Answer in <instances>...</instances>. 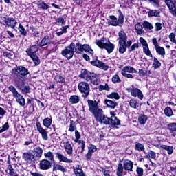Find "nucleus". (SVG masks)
<instances>
[{
	"label": "nucleus",
	"mask_w": 176,
	"mask_h": 176,
	"mask_svg": "<svg viewBox=\"0 0 176 176\" xmlns=\"http://www.w3.org/2000/svg\"><path fill=\"white\" fill-rule=\"evenodd\" d=\"M118 43H127V34L124 31L120 30L118 32Z\"/></svg>",
	"instance_id": "21"
},
{
	"label": "nucleus",
	"mask_w": 176,
	"mask_h": 176,
	"mask_svg": "<svg viewBox=\"0 0 176 176\" xmlns=\"http://www.w3.org/2000/svg\"><path fill=\"white\" fill-rule=\"evenodd\" d=\"M44 156L46 157V159H48V160H51V162H53V160H54V155H53V153L50 151L45 153Z\"/></svg>",
	"instance_id": "44"
},
{
	"label": "nucleus",
	"mask_w": 176,
	"mask_h": 176,
	"mask_svg": "<svg viewBox=\"0 0 176 176\" xmlns=\"http://www.w3.org/2000/svg\"><path fill=\"white\" fill-rule=\"evenodd\" d=\"M36 126L38 133L41 134V137L43 140H44V141H47V140H49V135H47V131H46V130H45V129L42 127V126L41 125V122H37L36 123Z\"/></svg>",
	"instance_id": "12"
},
{
	"label": "nucleus",
	"mask_w": 176,
	"mask_h": 176,
	"mask_svg": "<svg viewBox=\"0 0 176 176\" xmlns=\"http://www.w3.org/2000/svg\"><path fill=\"white\" fill-rule=\"evenodd\" d=\"M148 157H151V159H153V160H156V153L152 150H150L148 152Z\"/></svg>",
	"instance_id": "55"
},
{
	"label": "nucleus",
	"mask_w": 176,
	"mask_h": 176,
	"mask_svg": "<svg viewBox=\"0 0 176 176\" xmlns=\"http://www.w3.org/2000/svg\"><path fill=\"white\" fill-rule=\"evenodd\" d=\"M15 85L16 87H19V89L21 87V85H23V80H21V78H20V77L15 78Z\"/></svg>",
	"instance_id": "53"
},
{
	"label": "nucleus",
	"mask_w": 176,
	"mask_h": 176,
	"mask_svg": "<svg viewBox=\"0 0 176 176\" xmlns=\"http://www.w3.org/2000/svg\"><path fill=\"white\" fill-rule=\"evenodd\" d=\"M96 120L103 124H111V118L104 116L102 112L99 113L95 117Z\"/></svg>",
	"instance_id": "11"
},
{
	"label": "nucleus",
	"mask_w": 176,
	"mask_h": 176,
	"mask_svg": "<svg viewBox=\"0 0 176 176\" xmlns=\"http://www.w3.org/2000/svg\"><path fill=\"white\" fill-rule=\"evenodd\" d=\"M136 172L138 176H144V169L141 167H137Z\"/></svg>",
	"instance_id": "60"
},
{
	"label": "nucleus",
	"mask_w": 176,
	"mask_h": 176,
	"mask_svg": "<svg viewBox=\"0 0 176 176\" xmlns=\"http://www.w3.org/2000/svg\"><path fill=\"white\" fill-rule=\"evenodd\" d=\"M38 50H39V47L36 45H32L26 50L27 54L33 60L35 65H39L41 64V60L36 54Z\"/></svg>",
	"instance_id": "3"
},
{
	"label": "nucleus",
	"mask_w": 176,
	"mask_h": 176,
	"mask_svg": "<svg viewBox=\"0 0 176 176\" xmlns=\"http://www.w3.org/2000/svg\"><path fill=\"white\" fill-rule=\"evenodd\" d=\"M110 115L111 116L110 119V123L114 126H119L120 124V120L118 119V117L115 116V113L111 111Z\"/></svg>",
	"instance_id": "23"
},
{
	"label": "nucleus",
	"mask_w": 176,
	"mask_h": 176,
	"mask_svg": "<svg viewBox=\"0 0 176 176\" xmlns=\"http://www.w3.org/2000/svg\"><path fill=\"white\" fill-rule=\"evenodd\" d=\"M56 157H58V160L60 162H63L64 163H73L74 161L72 160L68 159L64 155L57 153Z\"/></svg>",
	"instance_id": "25"
},
{
	"label": "nucleus",
	"mask_w": 176,
	"mask_h": 176,
	"mask_svg": "<svg viewBox=\"0 0 176 176\" xmlns=\"http://www.w3.org/2000/svg\"><path fill=\"white\" fill-rule=\"evenodd\" d=\"M77 49L75 45V43H72L69 46L65 47L63 50H62V56L65 57L67 60H71L72 57H74V54L75 52H76Z\"/></svg>",
	"instance_id": "4"
},
{
	"label": "nucleus",
	"mask_w": 176,
	"mask_h": 176,
	"mask_svg": "<svg viewBox=\"0 0 176 176\" xmlns=\"http://www.w3.org/2000/svg\"><path fill=\"white\" fill-rule=\"evenodd\" d=\"M39 168L41 170H49L52 168V162L47 160H43L40 161Z\"/></svg>",
	"instance_id": "17"
},
{
	"label": "nucleus",
	"mask_w": 176,
	"mask_h": 176,
	"mask_svg": "<svg viewBox=\"0 0 176 176\" xmlns=\"http://www.w3.org/2000/svg\"><path fill=\"white\" fill-rule=\"evenodd\" d=\"M129 106L131 108H134V109H137V108L140 107V102L135 99H131L129 101Z\"/></svg>",
	"instance_id": "35"
},
{
	"label": "nucleus",
	"mask_w": 176,
	"mask_h": 176,
	"mask_svg": "<svg viewBox=\"0 0 176 176\" xmlns=\"http://www.w3.org/2000/svg\"><path fill=\"white\" fill-rule=\"evenodd\" d=\"M54 80L59 83H64V82H65V78L61 75L55 76Z\"/></svg>",
	"instance_id": "46"
},
{
	"label": "nucleus",
	"mask_w": 176,
	"mask_h": 176,
	"mask_svg": "<svg viewBox=\"0 0 176 176\" xmlns=\"http://www.w3.org/2000/svg\"><path fill=\"white\" fill-rule=\"evenodd\" d=\"M91 64L92 65H94L95 67H98V68H100L101 69H104V71H108V69L109 68V66L104 63L102 61L96 60L95 61H91Z\"/></svg>",
	"instance_id": "16"
},
{
	"label": "nucleus",
	"mask_w": 176,
	"mask_h": 176,
	"mask_svg": "<svg viewBox=\"0 0 176 176\" xmlns=\"http://www.w3.org/2000/svg\"><path fill=\"white\" fill-rule=\"evenodd\" d=\"M8 170H9V175L10 176H19V175L16 173H14V169L13 168V167L12 166V165H9L8 166Z\"/></svg>",
	"instance_id": "45"
},
{
	"label": "nucleus",
	"mask_w": 176,
	"mask_h": 176,
	"mask_svg": "<svg viewBox=\"0 0 176 176\" xmlns=\"http://www.w3.org/2000/svg\"><path fill=\"white\" fill-rule=\"evenodd\" d=\"M62 171V173H65L67 171V169L61 165L56 164L53 167V171Z\"/></svg>",
	"instance_id": "40"
},
{
	"label": "nucleus",
	"mask_w": 176,
	"mask_h": 176,
	"mask_svg": "<svg viewBox=\"0 0 176 176\" xmlns=\"http://www.w3.org/2000/svg\"><path fill=\"white\" fill-rule=\"evenodd\" d=\"M111 20L108 21L109 25H113V27H118L119 26V23L118 22V18L116 16L111 15L110 16Z\"/></svg>",
	"instance_id": "30"
},
{
	"label": "nucleus",
	"mask_w": 176,
	"mask_h": 176,
	"mask_svg": "<svg viewBox=\"0 0 176 176\" xmlns=\"http://www.w3.org/2000/svg\"><path fill=\"white\" fill-rule=\"evenodd\" d=\"M4 21L8 27H11L12 30H14V28H16V25H17V21L15 20L14 18H7L5 19Z\"/></svg>",
	"instance_id": "19"
},
{
	"label": "nucleus",
	"mask_w": 176,
	"mask_h": 176,
	"mask_svg": "<svg viewBox=\"0 0 176 176\" xmlns=\"http://www.w3.org/2000/svg\"><path fill=\"white\" fill-rule=\"evenodd\" d=\"M155 50L160 56H166V50H164V47L158 46L155 48Z\"/></svg>",
	"instance_id": "41"
},
{
	"label": "nucleus",
	"mask_w": 176,
	"mask_h": 176,
	"mask_svg": "<svg viewBox=\"0 0 176 176\" xmlns=\"http://www.w3.org/2000/svg\"><path fill=\"white\" fill-rule=\"evenodd\" d=\"M121 72H124L125 74H127V72H129V74H137V69L131 66H124L122 69Z\"/></svg>",
	"instance_id": "29"
},
{
	"label": "nucleus",
	"mask_w": 176,
	"mask_h": 176,
	"mask_svg": "<svg viewBox=\"0 0 176 176\" xmlns=\"http://www.w3.org/2000/svg\"><path fill=\"white\" fill-rule=\"evenodd\" d=\"M18 30L19 32H21V35H23V36H25L27 35V30H25V28H24V26H23L21 23L19 24Z\"/></svg>",
	"instance_id": "48"
},
{
	"label": "nucleus",
	"mask_w": 176,
	"mask_h": 176,
	"mask_svg": "<svg viewBox=\"0 0 176 176\" xmlns=\"http://www.w3.org/2000/svg\"><path fill=\"white\" fill-rule=\"evenodd\" d=\"M148 120V117L144 114H141L138 118V122L140 124H145Z\"/></svg>",
	"instance_id": "39"
},
{
	"label": "nucleus",
	"mask_w": 176,
	"mask_h": 176,
	"mask_svg": "<svg viewBox=\"0 0 176 176\" xmlns=\"http://www.w3.org/2000/svg\"><path fill=\"white\" fill-rule=\"evenodd\" d=\"M129 93H131L133 97H138L139 100H142L144 98V94H142V91L140 90L138 88H129L128 89Z\"/></svg>",
	"instance_id": "13"
},
{
	"label": "nucleus",
	"mask_w": 176,
	"mask_h": 176,
	"mask_svg": "<svg viewBox=\"0 0 176 176\" xmlns=\"http://www.w3.org/2000/svg\"><path fill=\"white\" fill-rule=\"evenodd\" d=\"M56 25H63L65 24V20L63 17H59L56 19Z\"/></svg>",
	"instance_id": "52"
},
{
	"label": "nucleus",
	"mask_w": 176,
	"mask_h": 176,
	"mask_svg": "<svg viewBox=\"0 0 176 176\" xmlns=\"http://www.w3.org/2000/svg\"><path fill=\"white\" fill-rule=\"evenodd\" d=\"M96 151H97V147L94 145H91L88 147V153H89L93 154Z\"/></svg>",
	"instance_id": "57"
},
{
	"label": "nucleus",
	"mask_w": 176,
	"mask_h": 176,
	"mask_svg": "<svg viewBox=\"0 0 176 176\" xmlns=\"http://www.w3.org/2000/svg\"><path fill=\"white\" fill-rule=\"evenodd\" d=\"M89 111L93 113L94 118L99 113L102 112V109L98 108V102L97 101L88 100Z\"/></svg>",
	"instance_id": "7"
},
{
	"label": "nucleus",
	"mask_w": 176,
	"mask_h": 176,
	"mask_svg": "<svg viewBox=\"0 0 176 176\" xmlns=\"http://www.w3.org/2000/svg\"><path fill=\"white\" fill-rule=\"evenodd\" d=\"M148 16V17H159L160 16V12L157 10H149Z\"/></svg>",
	"instance_id": "33"
},
{
	"label": "nucleus",
	"mask_w": 176,
	"mask_h": 176,
	"mask_svg": "<svg viewBox=\"0 0 176 176\" xmlns=\"http://www.w3.org/2000/svg\"><path fill=\"white\" fill-rule=\"evenodd\" d=\"M169 39H170V42H172L173 43H175V45H176L175 34V33L170 34Z\"/></svg>",
	"instance_id": "61"
},
{
	"label": "nucleus",
	"mask_w": 176,
	"mask_h": 176,
	"mask_svg": "<svg viewBox=\"0 0 176 176\" xmlns=\"http://www.w3.org/2000/svg\"><path fill=\"white\" fill-rule=\"evenodd\" d=\"M52 41H53L52 36H45L44 38H42V40L38 44V46H40V47H43V46L50 45L52 43Z\"/></svg>",
	"instance_id": "20"
},
{
	"label": "nucleus",
	"mask_w": 176,
	"mask_h": 176,
	"mask_svg": "<svg viewBox=\"0 0 176 176\" xmlns=\"http://www.w3.org/2000/svg\"><path fill=\"white\" fill-rule=\"evenodd\" d=\"M62 145L66 152L67 155L69 156H72L74 153V148L72 147V144L69 141L62 142Z\"/></svg>",
	"instance_id": "14"
},
{
	"label": "nucleus",
	"mask_w": 176,
	"mask_h": 176,
	"mask_svg": "<svg viewBox=\"0 0 176 176\" xmlns=\"http://www.w3.org/2000/svg\"><path fill=\"white\" fill-rule=\"evenodd\" d=\"M142 25L145 31L152 32V30H153V25H152V23H149L148 21H144Z\"/></svg>",
	"instance_id": "28"
},
{
	"label": "nucleus",
	"mask_w": 176,
	"mask_h": 176,
	"mask_svg": "<svg viewBox=\"0 0 176 176\" xmlns=\"http://www.w3.org/2000/svg\"><path fill=\"white\" fill-rule=\"evenodd\" d=\"M104 104H105L108 108H111V109H115V108L118 107V103L116 102H113L109 99H105Z\"/></svg>",
	"instance_id": "27"
},
{
	"label": "nucleus",
	"mask_w": 176,
	"mask_h": 176,
	"mask_svg": "<svg viewBox=\"0 0 176 176\" xmlns=\"http://www.w3.org/2000/svg\"><path fill=\"white\" fill-rule=\"evenodd\" d=\"M139 41H140V42L142 44L143 47H145L146 46H148V42H146V40H145L143 37H140L139 38Z\"/></svg>",
	"instance_id": "63"
},
{
	"label": "nucleus",
	"mask_w": 176,
	"mask_h": 176,
	"mask_svg": "<svg viewBox=\"0 0 176 176\" xmlns=\"http://www.w3.org/2000/svg\"><path fill=\"white\" fill-rule=\"evenodd\" d=\"M69 101L70 104H78L80 101V98L77 95H72L70 96Z\"/></svg>",
	"instance_id": "31"
},
{
	"label": "nucleus",
	"mask_w": 176,
	"mask_h": 176,
	"mask_svg": "<svg viewBox=\"0 0 176 176\" xmlns=\"http://www.w3.org/2000/svg\"><path fill=\"white\" fill-rule=\"evenodd\" d=\"M119 12V18L117 19L118 23V27H122L123 25V23H124V16L120 10H118Z\"/></svg>",
	"instance_id": "32"
},
{
	"label": "nucleus",
	"mask_w": 176,
	"mask_h": 176,
	"mask_svg": "<svg viewBox=\"0 0 176 176\" xmlns=\"http://www.w3.org/2000/svg\"><path fill=\"white\" fill-rule=\"evenodd\" d=\"M12 72L18 78H25L27 75L30 74V71L24 66H16L12 69Z\"/></svg>",
	"instance_id": "8"
},
{
	"label": "nucleus",
	"mask_w": 176,
	"mask_h": 176,
	"mask_svg": "<svg viewBox=\"0 0 176 176\" xmlns=\"http://www.w3.org/2000/svg\"><path fill=\"white\" fill-rule=\"evenodd\" d=\"M38 6L41 8V9H43V10H47V9H49V6L45 2L40 3Z\"/></svg>",
	"instance_id": "54"
},
{
	"label": "nucleus",
	"mask_w": 176,
	"mask_h": 176,
	"mask_svg": "<svg viewBox=\"0 0 176 176\" xmlns=\"http://www.w3.org/2000/svg\"><path fill=\"white\" fill-rule=\"evenodd\" d=\"M125 171H133V162L127 160L124 162L123 164L122 163H119L118 168H117V172L116 175L117 176H124L123 175V173Z\"/></svg>",
	"instance_id": "1"
},
{
	"label": "nucleus",
	"mask_w": 176,
	"mask_h": 176,
	"mask_svg": "<svg viewBox=\"0 0 176 176\" xmlns=\"http://www.w3.org/2000/svg\"><path fill=\"white\" fill-rule=\"evenodd\" d=\"M159 149H164V151H167L168 155H171L173 152V146H167V145H162V146H157Z\"/></svg>",
	"instance_id": "34"
},
{
	"label": "nucleus",
	"mask_w": 176,
	"mask_h": 176,
	"mask_svg": "<svg viewBox=\"0 0 176 176\" xmlns=\"http://www.w3.org/2000/svg\"><path fill=\"white\" fill-rule=\"evenodd\" d=\"M109 85L108 84H105L104 85H100L98 87L99 91H102L103 90H106L107 91H109L110 90Z\"/></svg>",
	"instance_id": "47"
},
{
	"label": "nucleus",
	"mask_w": 176,
	"mask_h": 176,
	"mask_svg": "<svg viewBox=\"0 0 176 176\" xmlns=\"http://www.w3.org/2000/svg\"><path fill=\"white\" fill-rule=\"evenodd\" d=\"M135 30L137 35H142V34H145V31H144V25L141 24V23H138L135 25Z\"/></svg>",
	"instance_id": "26"
},
{
	"label": "nucleus",
	"mask_w": 176,
	"mask_h": 176,
	"mask_svg": "<svg viewBox=\"0 0 176 176\" xmlns=\"http://www.w3.org/2000/svg\"><path fill=\"white\" fill-rule=\"evenodd\" d=\"M32 152L34 153V156H35V157L41 158L42 157V155H43V150L39 146L34 147Z\"/></svg>",
	"instance_id": "22"
},
{
	"label": "nucleus",
	"mask_w": 176,
	"mask_h": 176,
	"mask_svg": "<svg viewBox=\"0 0 176 176\" xmlns=\"http://www.w3.org/2000/svg\"><path fill=\"white\" fill-rule=\"evenodd\" d=\"M111 80L113 83H120L122 82V80H120V77H119V75L115 74L113 76Z\"/></svg>",
	"instance_id": "51"
},
{
	"label": "nucleus",
	"mask_w": 176,
	"mask_h": 176,
	"mask_svg": "<svg viewBox=\"0 0 176 176\" xmlns=\"http://www.w3.org/2000/svg\"><path fill=\"white\" fill-rule=\"evenodd\" d=\"M26 163H34L35 162V155L31 153H24L22 156Z\"/></svg>",
	"instance_id": "18"
},
{
	"label": "nucleus",
	"mask_w": 176,
	"mask_h": 176,
	"mask_svg": "<svg viewBox=\"0 0 176 176\" xmlns=\"http://www.w3.org/2000/svg\"><path fill=\"white\" fill-rule=\"evenodd\" d=\"M78 87L80 93L82 94V97L87 98L89 94H90V85L85 81H82L78 84Z\"/></svg>",
	"instance_id": "6"
},
{
	"label": "nucleus",
	"mask_w": 176,
	"mask_h": 176,
	"mask_svg": "<svg viewBox=\"0 0 176 176\" xmlns=\"http://www.w3.org/2000/svg\"><path fill=\"white\" fill-rule=\"evenodd\" d=\"M166 116H168V118H171V116H173V115H174V113H173V109H171V107H167L164 109V111Z\"/></svg>",
	"instance_id": "37"
},
{
	"label": "nucleus",
	"mask_w": 176,
	"mask_h": 176,
	"mask_svg": "<svg viewBox=\"0 0 176 176\" xmlns=\"http://www.w3.org/2000/svg\"><path fill=\"white\" fill-rule=\"evenodd\" d=\"M74 173L76 176H86L80 165H76L74 167Z\"/></svg>",
	"instance_id": "24"
},
{
	"label": "nucleus",
	"mask_w": 176,
	"mask_h": 176,
	"mask_svg": "<svg viewBox=\"0 0 176 176\" xmlns=\"http://www.w3.org/2000/svg\"><path fill=\"white\" fill-rule=\"evenodd\" d=\"M166 6L168 8L169 11L170 12L173 16L176 17V6L171 0H165L164 1Z\"/></svg>",
	"instance_id": "15"
},
{
	"label": "nucleus",
	"mask_w": 176,
	"mask_h": 176,
	"mask_svg": "<svg viewBox=\"0 0 176 176\" xmlns=\"http://www.w3.org/2000/svg\"><path fill=\"white\" fill-rule=\"evenodd\" d=\"M75 137L76 139H74L75 142H80L79 139L80 138V133H79V131H75Z\"/></svg>",
	"instance_id": "64"
},
{
	"label": "nucleus",
	"mask_w": 176,
	"mask_h": 176,
	"mask_svg": "<svg viewBox=\"0 0 176 176\" xmlns=\"http://www.w3.org/2000/svg\"><path fill=\"white\" fill-rule=\"evenodd\" d=\"M107 98H114L115 100H119L120 96L116 92H112L111 94L107 96Z\"/></svg>",
	"instance_id": "42"
},
{
	"label": "nucleus",
	"mask_w": 176,
	"mask_h": 176,
	"mask_svg": "<svg viewBox=\"0 0 176 176\" xmlns=\"http://www.w3.org/2000/svg\"><path fill=\"white\" fill-rule=\"evenodd\" d=\"M21 90L23 94H27L28 93H31V87L30 86H25Z\"/></svg>",
	"instance_id": "56"
},
{
	"label": "nucleus",
	"mask_w": 176,
	"mask_h": 176,
	"mask_svg": "<svg viewBox=\"0 0 176 176\" xmlns=\"http://www.w3.org/2000/svg\"><path fill=\"white\" fill-rule=\"evenodd\" d=\"M135 149V151H138V152H145V147L141 143L136 142Z\"/></svg>",
	"instance_id": "38"
},
{
	"label": "nucleus",
	"mask_w": 176,
	"mask_h": 176,
	"mask_svg": "<svg viewBox=\"0 0 176 176\" xmlns=\"http://www.w3.org/2000/svg\"><path fill=\"white\" fill-rule=\"evenodd\" d=\"M139 47H140V45H138V43H135L133 44L131 47H129V52H134L135 49H138Z\"/></svg>",
	"instance_id": "62"
},
{
	"label": "nucleus",
	"mask_w": 176,
	"mask_h": 176,
	"mask_svg": "<svg viewBox=\"0 0 176 176\" xmlns=\"http://www.w3.org/2000/svg\"><path fill=\"white\" fill-rule=\"evenodd\" d=\"M104 37H102L100 40H96V44L100 49H105L108 53H112L115 50V45L112 44L111 41H108V43H105Z\"/></svg>",
	"instance_id": "2"
},
{
	"label": "nucleus",
	"mask_w": 176,
	"mask_h": 176,
	"mask_svg": "<svg viewBox=\"0 0 176 176\" xmlns=\"http://www.w3.org/2000/svg\"><path fill=\"white\" fill-rule=\"evenodd\" d=\"M162 65V63L156 58L154 57V60L153 63V67L155 68V69H157V68H159Z\"/></svg>",
	"instance_id": "50"
},
{
	"label": "nucleus",
	"mask_w": 176,
	"mask_h": 176,
	"mask_svg": "<svg viewBox=\"0 0 176 176\" xmlns=\"http://www.w3.org/2000/svg\"><path fill=\"white\" fill-rule=\"evenodd\" d=\"M76 46L77 47V50H78L79 54L83 53L85 52L86 53H88L89 54L94 55V51L93 49H91V47L89 45V44H80V43H77L76 44Z\"/></svg>",
	"instance_id": "9"
},
{
	"label": "nucleus",
	"mask_w": 176,
	"mask_h": 176,
	"mask_svg": "<svg viewBox=\"0 0 176 176\" xmlns=\"http://www.w3.org/2000/svg\"><path fill=\"white\" fill-rule=\"evenodd\" d=\"M9 129V123L6 122L4 125H3L2 128L0 127V133H3V131H6V130Z\"/></svg>",
	"instance_id": "59"
},
{
	"label": "nucleus",
	"mask_w": 176,
	"mask_h": 176,
	"mask_svg": "<svg viewBox=\"0 0 176 176\" xmlns=\"http://www.w3.org/2000/svg\"><path fill=\"white\" fill-rule=\"evenodd\" d=\"M9 90L12 93L13 97L16 99V102L21 105V107H25V99L24 98V96L19 93L17 91V89H16V87L11 85L9 87Z\"/></svg>",
	"instance_id": "5"
},
{
	"label": "nucleus",
	"mask_w": 176,
	"mask_h": 176,
	"mask_svg": "<svg viewBox=\"0 0 176 176\" xmlns=\"http://www.w3.org/2000/svg\"><path fill=\"white\" fill-rule=\"evenodd\" d=\"M52 122L53 120H52V118L47 117L43 120V124L45 127H47V129H49V127L52 126Z\"/></svg>",
	"instance_id": "36"
},
{
	"label": "nucleus",
	"mask_w": 176,
	"mask_h": 176,
	"mask_svg": "<svg viewBox=\"0 0 176 176\" xmlns=\"http://www.w3.org/2000/svg\"><path fill=\"white\" fill-rule=\"evenodd\" d=\"M143 52L146 56H148V57H153L152 52H151V50H149V47L148 45L143 47Z\"/></svg>",
	"instance_id": "43"
},
{
	"label": "nucleus",
	"mask_w": 176,
	"mask_h": 176,
	"mask_svg": "<svg viewBox=\"0 0 176 176\" xmlns=\"http://www.w3.org/2000/svg\"><path fill=\"white\" fill-rule=\"evenodd\" d=\"M89 82H91V83H92L93 85H98V83H100V82L98 81V79H97V77L96 76V75L92 74Z\"/></svg>",
	"instance_id": "49"
},
{
	"label": "nucleus",
	"mask_w": 176,
	"mask_h": 176,
	"mask_svg": "<svg viewBox=\"0 0 176 176\" xmlns=\"http://www.w3.org/2000/svg\"><path fill=\"white\" fill-rule=\"evenodd\" d=\"M133 43L131 40H128L126 43H118V52L120 54H124L127 47H130Z\"/></svg>",
	"instance_id": "10"
},
{
	"label": "nucleus",
	"mask_w": 176,
	"mask_h": 176,
	"mask_svg": "<svg viewBox=\"0 0 176 176\" xmlns=\"http://www.w3.org/2000/svg\"><path fill=\"white\" fill-rule=\"evenodd\" d=\"M168 129L170 131H176V123H170L168 125Z\"/></svg>",
	"instance_id": "58"
}]
</instances>
